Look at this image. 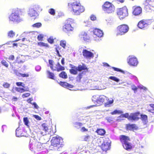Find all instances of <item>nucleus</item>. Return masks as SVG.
<instances>
[{
  "label": "nucleus",
  "mask_w": 154,
  "mask_h": 154,
  "mask_svg": "<svg viewBox=\"0 0 154 154\" xmlns=\"http://www.w3.org/2000/svg\"><path fill=\"white\" fill-rule=\"evenodd\" d=\"M73 2L68 4V9L76 15H79L85 10L84 7L78 0H73Z\"/></svg>",
  "instance_id": "f257e3e1"
},
{
  "label": "nucleus",
  "mask_w": 154,
  "mask_h": 154,
  "mask_svg": "<svg viewBox=\"0 0 154 154\" xmlns=\"http://www.w3.org/2000/svg\"><path fill=\"white\" fill-rule=\"evenodd\" d=\"M42 10V8L38 5H33L31 6L28 11V14L31 17H36L39 15V13Z\"/></svg>",
  "instance_id": "f03ea898"
},
{
  "label": "nucleus",
  "mask_w": 154,
  "mask_h": 154,
  "mask_svg": "<svg viewBox=\"0 0 154 154\" xmlns=\"http://www.w3.org/2000/svg\"><path fill=\"white\" fill-rule=\"evenodd\" d=\"M74 23V21L73 19H68L66 20L65 24L63 26L62 30L66 33L73 31L74 30V27L72 26V25Z\"/></svg>",
  "instance_id": "7ed1b4c3"
},
{
  "label": "nucleus",
  "mask_w": 154,
  "mask_h": 154,
  "mask_svg": "<svg viewBox=\"0 0 154 154\" xmlns=\"http://www.w3.org/2000/svg\"><path fill=\"white\" fill-rule=\"evenodd\" d=\"M129 29V27L127 25L124 24L120 25L116 28V35H124L128 32Z\"/></svg>",
  "instance_id": "20e7f679"
},
{
  "label": "nucleus",
  "mask_w": 154,
  "mask_h": 154,
  "mask_svg": "<svg viewBox=\"0 0 154 154\" xmlns=\"http://www.w3.org/2000/svg\"><path fill=\"white\" fill-rule=\"evenodd\" d=\"M20 11L18 10H16L12 13L9 17L10 21L16 23H19L22 20L20 16Z\"/></svg>",
  "instance_id": "39448f33"
},
{
  "label": "nucleus",
  "mask_w": 154,
  "mask_h": 154,
  "mask_svg": "<svg viewBox=\"0 0 154 154\" xmlns=\"http://www.w3.org/2000/svg\"><path fill=\"white\" fill-rule=\"evenodd\" d=\"M103 10L107 14H110L114 12L115 7L111 2L108 1L106 2L102 6Z\"/></svg>",
  "instance_id": "423d86ee"
},
{
  "label": "nucleus",
  "mask_w": 154,
  "mask_h": 154,
  "mask_svg": "<svg viewBox=\"0 0 154 154\" xmlns=\"http://www.w3.org/2000/svg\"><path fill=\"white\" fill-rule=\"evenodd\" d=\"M117 14L121 20L124 19L128 15V9L125 6L118 9Z\"/></svg>",
  "instance_id": "0eeeda50"
},
{
  "label": "nucleus",
  "mask_w": 154,
  "mask_h": 154,
  "mask_svg": "<svg viewBox=\"0 0 154 154\" xmlns=\"http://www.w3.org/2000/svg\"><path fill=\"white\" fill-rule=\"evenodd\" d=\"M29 143L30 149L34 152L41 151L43 148L41 143L38 142H32L30 140Z\"/></svg>",
  "instance_id": "6e6552de"
},
{
  "label": "nucleus",
  "mask_w": 154,
  "mask_h": 154,
  "mask_svg": "<svg viewBox=\"0 0 154 154\" xmlns=\"http://www.w3.org/2000/svg\"><path fill=\"white\" fill-rule=\"evenodd\" d=\"M62 140V138L58 136L53 137L51 140V145L49 147L51 146L54 147L60 146Z\"/></svg>",
  "instance_id": "1a4fd4ad"
},
{
  "label": "nucleus",
  "mask_w": 154,
  "mask_h": 154,
  "mask_svg": "<svg viewBox=\"0 0 154 154\" xmlns=\"http://www.w3.org/2000/svg\"><path fill=\"white\" fill-rule=\"evenodd\" d=\"M143 5L146 11L152 10L154 8V0H145Z\"/></svg>",
  "instance_id": "9d476101"
},
{
  "label": "nucleus",
  "mask_w": 154,
  "mask_h": 154,
  "mask_svg": "<svg viewBox=\"0 0 154 154\" xmlns=\"http://www.w3.org/2000/svg\"><path fill=\"white\" fill-rule=\"evenodd\" d=\"M127 62L130 66H137L138 63L137 58L132 56H129Z\"/></svg>",
  "instance_id": "9b49d317"
},
{
  "label": "nucleus",
  "mask_w": 154,
  "mask_h": 154,
  "mask_svg": "<svg viewBox=\"0 0 154 154\" xmlns=\"http://www.w3.org/2000/svg\"><path fill=\"white\" fill-rule=\"evenodd\" d=\"M140 113L139 112H132L130 113L129 117V121H136L140 119Z\"/></svg>",
  "instance_id": "f8f14e48"
},
{
  "label": "nucleus",
  "mask_w": 154,
  "mask_h": 154,
  "mask_svg": "<svg viewBox=\"0 0 154 154\" xmlns=\"http://www.w3.org/2000/svg\"><path fill=\"white\" fill-rule=\"evenodd\" d=\"M49 122V135L50 136L53 135L55 133L56 131V126L54 124H52L51 120Z\"/></svg>",
  "instance_id": "ddd939ff"
},
{
  "label": "nucleus",
  "mask_w": 154,
  "mask_h": 154,
  "mask_svg": "<svg viewBox=\"0 0 154 154\" xmlns=\"http://www.w3.org/2000/svg\"><path fill=\"white\" fill-rule=\"evenodd\" d=\"M82 54L84 57L86 59H91L94 57L93 54L86 49H84L82 51Z\"/></svg>",
  "instance_id": "4468645a"
},
{
  "label": "nucleus",
  "mask_w": 154,
  "mask_h": 154,
  "mask_svg": "<svg viewBox=\"0 0 154 154\" xmlns=\"http://www.w3.org/2000/svg\"><path fill=\"white\" fill-rule=\"evenodd\" d=\"M81 39L86 42H88L90 40V38L88 33L86 32H82L79 35Z\"/></svg>",
  "instance_id": "2eb2a0df"
},
{
  "label": "nucleus",
  "mask_w": 154,
  "mask_h": 154,
  "mask_svg": "<svg viewBox=\"0 0 154 154\" xmlns=\"http://www.w3.org/2000/svg\"><path fill=\"white\" fill-rule=\"evenodd\" d=\"M101 147L103 151L106 152L109 150L111 147V144L110 142L104 141L101 146Z\"/></svg>",
  "instance_id": "dca6fc26"
},
{
  "label": "nucleus",
  "mask_w": 154,
  "mask_h": 154,
  "mask_svg": "<svg viewBox=\"0 0 154 154\" xmlns=\"http://www.w3.org/2000/svg\"><path fill=\"white\" fill-rule=\"evenodd\" d=\"M132 14L135 16H138L142 12V9L139 6H134L133 7Z\"/></svg>",
  "instance_id": "f3484780"
},
{
  "label": "nucleus",
  "mask_w": 154,
  "mask_h": 154,
  "mask_svg": "<svg viewBox=\"0 0 154 154\" xmlns=\"http://www.w3.org/2000/svg\"><path fill=\"white\" fill-rule=\"evenodd\" d=\"M126 128L127 130L134 131L138 129V127L135 124H128L126 125Z\"/></svg>",
  "instance_id": "a211bd4d"
},
{
  "label": "nucleus",
  "mask_w": 154,
  "mask_h": 154,
  "mask_svg": "<svg viewBox=\"0 0 154 154\" xmlns=\"http://www.w3.org/2000/svg\"><path fill=\"white\" fill-rule=\"evenodd\" d=\"M148 24L147 21L145 20H143L140 21L137 24L138 27L140 29H143L148 26Z\"/></svg>",
  "instance_id": "6ab92c4d"
},
{
  "label": "nucleus",
  "mask_w": 154,
  "mask_h": 154,
  "mask_svg": "<svg viewBox=\"0 0 154 154\" xmlns=\"http://www.w3.org/2000/svg\"><path fill=\"white\" fill-rule=\"evenodd\" d=\"M93 32L95 35L99 38L102 37L103 35L102 31L98 29H94Z\"/></svg>",
  "instance_id": "aec40b11"
},
{
  "label": "nucleus",
  "mask_w": 154,
  "mask_h": 154,
  "mask_svg": "<svg viewBox=\"0 0 154 154\" xmlns=\"http://www.w3.org/2000/svg\"><path fill=\"white\" fill-rule=\"evenodd\" d=\"M120 140L122 145L130 141V138L128 136L125 135H121L119 137Z\"/></svg>",
  "instance_id": "412c9836"
},
{
  "label": "nucleus",
  "mask_w": 154,
  "mask_h": 154,
  "mask_svg": "<svg viewBox=\"0 0 154 154\" xmlns=\"http://www.w3.org/2000/svg\"><path fill=\"white\" fill-rule=\"evenodd\" d=\"M107 100V97H106L104 95H102L100 96L96 101L97 103L100 105L103 103H105Z\"/></svg>",
  "instance_id": "4be33fe9"
},
{
  "label": "nucleus",
  "mask_w": 154,
  "mask_h": 154,
  "mask_svg": "<svg viewBox=\"0 0 154 154\" xmlns=\"http://www.w3.org/2000/svg\"><path fill=\"white\" fill-rule=\"evenodd\" d=\"M71 66L70 67L71 68L69 70L70 73L74 75L77 74L78 71L77 67L72 65H71Z\"/></svg>",
  "instance_id": "5701e85b"
},
{
  "label": "nucleus",
  "mask_w": 154,
  "mask_h": 154,
  "mask_svg": "<svg viewBox=\"0 0 154 154\" xmlns=\"http://www.w3.org/2000/svg\"><path fill=\"white\" fill-rule=\"evenodd\" d=\"M77 67L78 70L79 72H80L82 70L88 71V68L86 65L84 63H83L82 65H79Z\"/></svg>",
  "instance_id": "b1692460"
},
{
  "label": "nucleus",
  "mask_w": 154,
  "mask_h": 154,
  "mask_svg": "<svg viewBox=\"0 0 154 154\" xmlns=\"http://www.w3.org/2000/svg\"><path fill=\"white\" fill-rule=\"evenodd\" d=\"M124 148L127 150L131 149L132 148L131 144L128 141L122 144Z\"/></svg>",
  "instance_id": "393cba45"
},
{
  "label": "nucleus",
  "mask_w": 154,
  "mask_h": 154,
  "mask_svg": "<svg viewBox=\"0 0 154 154\" xmlns=\"http://www.w3.org/2000/svg\"><path fill=\"white\" fill-rule=\"evenodd\" d=\"M96 132L98 135L100 136H103L106 133L105 131L103 129H97Z\"/></svg>",
  "instance_id": "a878e982"
},
{
  "label": "nucleus",
  "mask_w": 154,
  "mask_h": 154,
  "mask_svg": "<svg viewBox=\"0 0 154 154\" xmlns=\"http://www.w3.org/2000/svg\"><path fill=\"white\" fill-rule=\"evenodd\" d=\"M114 100L112 99L111 100H109L108 98L107 100H106V102H105L104 106L105 107H109L111 104H112Z\"/></svg>",
  "instance_id": "bb28decb"
},
{
  "label": "nucleus",
  "mask_w": 154,
  "mask_h": 154,
  "mask_svg": "<svg viewBox=\"0 0 154 154\" xmlns=\"http://www.w3.org/2000/svg\"><path fill=\"white\" fill-rule=\"evenodd\" d=\"M57 67H55L56 70L58 72L63 70L65 69L64 67L61 66L59 63H57Z\"/></svg>",
  "instance_id": "cd10ccee"
},
{
  "label": "nucleus",
  "mask_w": 154,
  "mask_h": 154,
  "mask_svg": "<svg viewBox=\"0 0 154 154\" xmlns=\"http://www.w3.org/2000/svg\"><path fill=\"white\" fill-rule=\"evenodd\" d=\"M49 63L51 69L53 70H56L55 67L54 65V62L52 60H49Z\"/></svg>",
  "instance_id": "c85d7f7f"
},
{
  "label": "nucleus",
  "mask_w": 154,
  "mask_h": 154,
  "mask_svg": "<svg viewBox=\"0 0 154 154\" xmlns=\"http://www.w3.org/2000/svg\"><path fill=\"white\" fill-rule=\"evenodd\" d=\"M22 56L21 55V56H18L17 58L16 62L19 64H21L23 63L25 61L24 59H22L21 57Z\"/></svg>",
  "instance_id": "c756f323"
},
{
  "label": "nucleus",
  "mask_w": 154,
  "mask_h": 154,
  "mask_svg": "<svg viewBox=\"0 0 154 154\" xmlns=\"http://www.w3.org/2000/svg\"><path fill=\"white\" fill-rule=\"evenodd\" d=\"M59 76L60 77L63 79H66L67 78V75L65 72L63 71L59 74Z\"/></svg>",
  "instance_id": "7c9ffc66"
},
{
  "label": "nucleus",
  "mask_w": 154,
  "mask_h": 154,
  "mask_svg": "<svg viewBox=\"0 0 154 154\" xmlns=\"http://www.w3.org/2000/svg\"><path fill=\"white\" fill-rule=\"evenodd\" d=\"M140 116L141 117V119L143 121H144L145 122H147L148 117L147 115L140 114Z\"/></svg>",
  "instance_id": "2f4dec72"
},
{
  "label": "nucleus",
  "mask_w": 154,
  "mask_h": 154,
  "mask_svg": "<svg viewBox=\"0 0 154 154\" xmlns=\"http://www.w3.org/2000/svg\"><path fill=\"white\" fill-rule=\"evenodd\" d=\"M8 36L9 38H13L15 35V32L13 30H11L8 32Z\"/></svg>",
  "instance_id": "473e14b6"
},
{
  "label": "nucleus",
  "mask_w": 154,
  "mask_h": 154,
  "mask_svg": "<svg viewBox=\"0 0 154 154\" xmlns=\"http://www.w3.org/2000/svg\"><path fill=\"white\" fill-rule=\"evenodd\" d=\"M49 78L54 80H56V77L54 74L53 73L50 72L49 71Z\"/></svg>",
  "instance_id": "72a5a7b5"
},
{
  "label": "nucleus",
  "mask_w": 154,
  "mask_h": 154,
  "mask_svg": "<svg viewBox=\"0 0 154 154\" xmlns=\"http://www.w3.org/2000/svg\"><path fill=\"white\" fill-rule=\"evenodd\" d=\"M123 113V112L122 111L116 109L111 112L110 114L112 115H114L116 114H122Z\"/></svg>",
  "instance_id": "f704fd0d"
},
{
  "label": "nucleus",
  "mask_w": 154,
  "mask_h": 154,
  "mask_svg": "<svg viewBox=\"0 0 154 154\" xmlns=\"http://www.w3.org/2000/svg\"><path fill=\"white\" fill-rule=\"evenodd\" d=\"M149 106L152 108V109H148L147 111L154 114V104H150Z\"/></svg>",
  "instance_id": "c9c22d12"
},
{
  "label": "nucleus",
  "mask_w": 154,
  "mask_h": 154,
  "mask_svg": "<svg viewBox=\"0 0 154 154\" xmlns=\"http://www.w3.org/2000/svg\"><path fill=\"white\" fill-rule=\"evenodd\" d=\"M56 39V38L53 36H50L49 38V43L51 44L54 43V40Z\"/></svg>",
  "instance_id": "e433bc0d"
},
{
  "label": "nucleus",
  "mask_w": 154,
  "mask_h": 154,
  "mask_svg": "<svg viewBox=\"0 0 154 154\" xmlns=\"http://www.w3.org/2000/svg\"><path fill=\"white\" fill-rule=\"evenodd\" d=\"M15 90L18 92L20 93H22L25 91V90L23 88H19L17 87H15Z\"/></svg>",
  "instance_id": "4c0bfd02"
},
{
  "label": "nucleus",
  "mask_w": 154,
  "mask_h": 154,
  "mask_svg": "<svg viewBox=\"0 0 154 154\" xmlns=\"http://www.w3.org/2000/svg\"><path fill=\"white\" fill-rule=\"evenodd\" d=\"M66 42L65 40H61L60 41V45L64 48H65L66 46Z\"/></svg>",
  "instance_id": "58836bf2"
},
{
  "label": "nucleus",
  "mask_w": 154,
  "mask_h": 154,
  "mask_svg": "<svg viewBox=\"0 0 154 154\" xmlns=\"http://www.w3.org/2000/svg\"><path fill=\"white\" fill-rule=\"evenodd\" d=\"M109 79L117 82L119 81V79L115 76H111L109 77Z\"/></svg>",
  "instance_id": "ea45409f"
},
{
  "label": "nucleus",
  "mask_w": 154,
  "mask_h": 154,
  "mask_svg": "<svg viewBox=\"0 0 154 154\" xmlns=\"http://www.w3.org/2000/svg\"><path fill=\"white\" fill-rule=\"evenodd\" d=\"M1 63L6 67L8 68V64L5 60H2L1 61Z\"/></svg>",
  "instance_id": "a19ab883"
},
{
  "label": "nucleus",
  "mask_w": 154,
  "mask_h": 154,
  "mask_svg": "<svg viewBox=\"0 0 154 154\" xmlns=\"http://www.w3.org/2000/svg\"><path fill=\"white\" fill-rule=\"evenodd\" d=\"M49 13L52 15H54L55 14V10L53 8H51L49 9Z\"/></svg>",
  "instance_id": "79ce46f5"
},
{
  "label": "nucleus",
  "mask_w": 154,
  "mask_h": 154,
  "mask_svg": "<svg viewBox=\"0 0 154 154\" xmlns=\"http://www.w3.org/2000/svg\"><path fill=\"white\" fill-rule=\"evenodd\" d=\"M82 78V73H80L76 77V80L77 81L80 82Z\"/></svg>",
  "instance_id": "37998d69"
},
{
  "label": "nucleus",
  "mask_w": 154,
  "mask_h": 154,
  "mask_svg": "<svg viewBox=\"0 0 154 154\" xmlns=\"http://www.w3.org/2000/svg\"><path fill=\"white\" fill-rule=\"evenodd\" d=\"M32 26L33 27L39 28L42 26V24L40 23H38L33 24Z\"/></svg>",
  "instance_id": "c03bdc74"
},
{
  "label": "nucleus",
  "mask_w": 154,
  "mask_h": 154,
  "mask_svg": "<svg viewBox=\"0 0 154 154\" xmlns=\"http://www.w3.org/2000/svg\"><path fill=\"white\" fill-rule=\"evenodd\" d=\"M67 82H60L59 84L62 86L66 88Z\"/></svg>",
  "instance_id": "a18cd8bd"
},
{
  "label": "nucleus",
  "mask_w": 154,
  "mask_h": 154,
  "mask_svg": "<svg viewBox=\"0 0 154 154\" xmlns=\"http://www.w3.org/2000/svg\"><path fill=\"white\" fill-rule=\"evenodd\" d=\"M19 129L18 128H17L16 131V136L17 137H20L21 136V133L19 132Z\"/></svg>",
  "instance_id": "49530a36"
},
{
  "label": "nucleus",
  "mask_w": 154,
  "mask_h": 154,
  "mask_svg": "<svg viewBox=\"0 0 154 154\" xmlns=\"http://www.w3.org/2000/svg\"><path fill=\"white\" fill-rule=\"evenodd\" d=\"M14 73L17 76H20V74L21 73H19L17 70L14 69L13 67H12Z\"/></svg>",
  "instance_id": "de8ad7c7"
},
{
  "label": "nucleus",
  "mask_w": 154,
  "mask_h": 154,
  "mask_svg": "<svg viewBox=\"0 0 154 154\" xmlns=\"http://www.w3.org/2000/svg\"><path fill=\"white\" fill-rule=\"evenodd\" d=\"M43 37L44 35L43 34H40L38 35L37 39L39 41H42V40Z\"/></svg>",
  "instance_id": "09e8293b"
},
{
  "label": "nucleus",
  "mask_w": 154,
  "mask_h": 154,
  "mask_svg": "<svg viewBox=\"0 0 154 154\" xmlns=\"http://www.w3.org/2000/svg\"><path fill=\"white\" fill-rule=\"evenodd\" d=\"M38 45L41 46L47 47L48 46V45L47 44L42 42H38Z\"/></svg>",
  "instance_id": "8fccbe9b"
},
{
  "label": "nucleus",
  "mask_w": 154,
  "mask_h": 154,
  "mask_svg": "<svg viewBox=\"0 0 154 154\" xmlns=\"http://www.w3.org/2000/svg\"><path fill=\"white\" fill-rule=\"evenodd\" d=\"M23 121L25 124L26 125H28L29 123V121L27 117H24L23 118Z\"/></svg>",
  "instance_id": "3c124183"
},
{
  "label": "nucleus",
  "mask_w": 154,
  "mask_h": 154,
  "mask_svg": "<svg viewBox=\"0 0 154 154\" xmlns=\"http://www.w3.org/2000/svg\"><path fill=\"white\" fill-rule=\"evenodd\" d=\"M10 85V84L7 82L4 83L3 85V86L5 88H9Z\"/></svg>",
  "instance_id": "603ef678"
},
{
  "label": "nucleus",
  "mask_w": 154,
  "mask_h": 154,
  "mask_svg": "<svg viewBox=\"0 0 154 154\" xmlns=\"http://www.w3.org/2000/svg\"><path fill=\"white\" fill-rule=\"evenodd\" d=\"M90 138V136L89 135H86L84 136V140L87 141L89 140Z\"/></svg>",
  "instance_id": "864d4df0"
},
{
  "label": "nucleus",
  "mask_w": 154,
  "mask_h": 154,
  "mask_svg": "<svg viewBox=\"0 0 154 154\" xmlns=\"http://www.w3.org/2000/svg\"><path fill=\"white\" fill-rule=\"evenodd\" d=\"M112 69H113L115 71H116L117 72H123V71L121 69H119L117 68H116L115 67H112Z\"/></svg>",
  "instance_id": "5fc2aeb1"
},
{
  "label": "nucleus",
  "mask_w": 154,
  "mask_h": 154,
  "mask_svg": "<svg viewBox=\"0 0 154 154\" xmlns=\"http://www.w3.org/2000/svg\"><path fill=\"white\" fill-rule=\"evenodd\" d=\"M90 19L91 20L94 21L96 20L97 18L95 15H92L90 16Z\"/></svg>",
  "instance_id": "6e6d98bb"
},
{
  "label": "nucleus",
  "mask_w": 154,
  "mask_h": 154,
  "mask_svg": "<svg viewBox=\"0 0 154 154\" xmlns=\"http://www.w3.org/2000/svg\"><path fill=\"white\" fill-rule=\"evenodd\" d=\"M30 104H32V105L34 106V108H35L36 109H38V108L39 106H38V105H37L36 103H30Z\"/></svg>",
  "instance_id": "4d7b16f0"
},
{
  "label": "nucleus",
  "mask_w": 154,
  "mask_h": 154,
  "mask_svg": "<svg viewBox=\"0 0 154 154\" xmlns=\"http://www.w3.org/2000/svg\"><path fill=\"white\" fill-rule=\"evenodd\" d=\"M20 76L22 77H27L29 76V75L28 73H21L20 74Z\"/></svg>",
  "instance_id": "13d9d810"
},
{
  "label": "nucleus",
  "mask_w": 154,
  "mask_h": 154,
  "mask_svg": "<svg viewBox=\"0 0 154 154\" xmlns=\"http://www.w3.org/2000/svg\"><path fill=\"white\" fill-rule=\"evenodd\" d=\"M131 89L135 92L137 91V88L135 85H133L131 86Z\"/></svg>",
  "instance_id": "bf43d9fd"
},
{
  "label": "nucleus",
  "mask_w": 154,
  "mask_h": 154,
  "mask_svg": "<svg viewBox=\"0 0 154 154\" xmlns=\"http://www.w3.org/2000/svg\"><path fill=\"white\" fill-rule=\"evenodd\" d=\"M73 86V85L67 83L66 88L68 89L69 88H72Z\"/></svg>",
  "instance_id": "052dcab7"
},
{
  "label": "nucleus",
  "mask_w": 154,
  "mask_h": 154,
  "mask_svg": "<svg viewBox=\"0 0 154 154\" xmlns=\"http://www.w3.org/2000/svg\"><path fill=\"white\" fill-rule=\"evenodd\" d=\"M125 118H127L128 120H129V117L130 115H129V113H126L124 114Z\"/></svg>",
  "instance_id": "680f3d73"
},
{
  "label": "nucleus",
  "mask_w": 154,
  "mask_h": 154,
  "mask_svg": "<svg viewBox=\"0 0 154 154\" xmlns=\"http://www.w3.org/2000/svg\"><path fill=\"white\" fill-rule=\"evenodd\" d=\"M41 67L39 66H37L35 67V70L37 71H39L41 69Z\"/></svg>",
  "instance_id": "e2e57ef3"
},
{
  "label": "nucleus",
  "mask_w": 154,
  "mask_h": 154,
  "mask_svg": "<svg viewBox=\"0 0 154 154\" xmlns=\"http://www.w3.org/2000/svg\"><path fill=\"white\" fill-rule=\"evenodd\" d=\"M81 131L82 132H86L88 131V129L86 128L85 127H82L81 129Z\"/></svg>",
  "instance_id": "0e129e2a"
},
{
  "label": "nucleus",
  "mask_w": 154,
  "mask_h": 154,
  "mask_svg": "<svg viewBox=\"0 0 154 154\" xmlns=\"http://www.w3.org/2000/svg\"><path fill=\"white\" fill-rule=\"evenodd\" d=\"M30 95V94L29 93H27L24 94H23L22 95L23 97L24 98L25 97H27L29 96Z\"/></svg>",
  "instance_id": "69168bd1"
},
{
  "label": "nucleus",
  "mask_w": 154,
  "mask_h": 154,
  "mask_svg": "<svg viewBox=\"0 0 154 154\" xmlns=\"http://www.w3.org/2000/svg\"><path fill=\"white\" fill-rule=\"evenodd\" d=\"M75 125H76V126H75L76 127L78 126L80 127L83 125L82 123L81 122H76L75 123Z\"/></svg>",
  "instance_id": "338daca9"
},
{
  "label": "nucleus",
  "mask_w": 154,
  "mask_h": 154,
  "mask_svg": "<svg viewBox=\"0 0 154 154\" xmlns=\"http://www.w3.org/2000/svg\"><path fill=\"white\" fill-rule=\"evenodd\" d=\"M42 126L44 127V130L46 132L48 130V128L47 127H45V124H43L42 125Z\"/></svg>",
  "instance_id": "774afa93"
}]
</instances>
